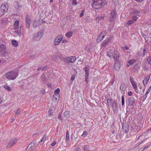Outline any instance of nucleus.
Listing matches in <instances>:
<instances>
[{"label": "nucleus", "mask_w": 151, "mask_h": 151, "mask_svg": "<svg viewBox=\"0 0 151 151\" xmlns=\"http://www.w3.org/2000/svg\"><path fill=\"white\" fill-rule=\"evenodd\" d=\"M104 0H92L91 4L93 7L96 9L101 5L104 6L106 4L104 3Z\"/></svg>", "instance_id": "1"}, {"label": "nucleus", "mask_w": 151, "mask_h": 151, "mask_svg": "<svg viewBox=\"0 0 151 151\" xmlns=\"http://www.w3.org/2000/svg\"><path fill=\"white\" fill-rule=\"evenodd\" d=\"M5 76L7 79L13 80L18 76V73L13 71H11L5 74Z\"/></svg>", "instance_id": "2"}, {"label": "nucleus", "mask_w": 151, "mask_h": 151, "mask_svg": "<svg viewBox=\"0 0 151 151\" xmlns=\"http://www.w3.org/2000/svg\"><path fill=\"white\" fill-rule=\"evenodd\" d=\"M113 56H114V61L115 62L114 67L115 69L116 70H118L120 68L119 64V63L117 62L119 60V54L117 52H116Z\"/></svg>", "instance_id": "3"}, {"label": "nucleus", "mask_w": 151, "mask_h": 151, "mask_svg": "<svg viewBox=\"0 0 151 151\" xmlns=\"http://www.w3.org/2000/svg\"><path fill=\"white\" fill-rule=\"evenodd\" d=\"M76 59V56H71L70 57H66L63 58V61L66 63H74Z\"/></svg>", "instance_id": "4"}, {"label": "nucleus", "mask_w": 151, "mask_h": 151, "mask_svg": "<svg viewBox=\"0 0 151 151\" xmlns=\"http://www.w3.org/2000/svg\"><path fill=\"white\" fill-rule=\"evenodd\" d=\"M143 127L142 124H138V125L135 124V126L132 130L134 132V134H136L139 131L141 128Z\"/></svg>", "instance_id": "5"}, {"label": "nucleus", "mask_w": 151, "mask_h": 151, "mask_svg": "<svg viewBox=\"0 0 151 151\" xmlns=\"http://www.w3.org/2000/svg\"><path fill=\"white\" fill-rule=\"evenodd\" d=\"M43 33L41 32H39L35 34L33 37V39L35 41H38L40 40L43 36Z\"/></svg>", "instance_id": "6"}, {"label": "nucleus", "mask_w": 151, "mask_h": 151, "mask_svg": "<svg viewBox=\"0 0 151 151\" xmlns=\"http://www.w3.org/2000/svg\"><path fill=\"white\" fill-rule=\"evenodd\" d=\"M106 35V32L105 31H102L97 38L96 41L97 42H100L104 38Z\"/></svg>", "instance_id": "7"}, {"label": "nucleus", "mask_w": 151, "mask_h": 151, "mask_svg": "<svg viewBox=\"0 0 151 151\" xmlns=\"http://www.w3.org/2000/svg\"><path fill=\"white\" fill-rule=\"evenodd\" d=\"M63 38V36L62 35H59L55 39L54 44L55 45H58L61 42Z\"/></svg>", "instance_id": "8"}, {"label": "nucleus", "mask_w": 151, "mask_h": 151, "mask_svg": "<svg viewBox=\"0 0 151 151\" xmlns=\"http://www.w3.org/2000/svg\"><path fill=\"white\" fill-rule=\"evenodd\" d=\"M116 13L115 10H113L111 12L110 16V20L111 21H114L116 18Z\"/></svg>", "instance_id": "9"}, {"label": "nucleus", "mask_w": 151, "mask_h": 151, "mask_svg": "<svg viewBox=\"0 0 151 151\" xmlns=\"http://www.w3.org/2000/svg\"><path fill=\"white\" fill-rule=\"evenodd\" d=\"M25 22L26 23V27L28 28L30 26L31 23V19L29 17L27 16L25 18Z\"/></svg>", "instance_id": "10"}, {"label": "nucleus", "mask_w": 151, "mask_h": 151, "mask_svg": "<svg viewBox=\"0 0 151 151\" xmlns=\"http://www.w3.org/2000/svg\"><path fill=\"white\" fill-rule=\"evenodd\" d=\"M140 65L138 63H136L132 68V70L135 73H137L140 68Z\"/></svg>", "instance_id": "11"}, {"label": "nucleus", "mask_w": 151, "mask_h": 151, "mask_svg": "<svg viewBox=\"0 0 151 151\" xmlns=\"http://www.w3.org/2000/svg\"><path fill=\"white\" fill-rule=\"evenodd\" d=\"M53 60L55 61L58 60L59 58L63 60V57L61 54H59L57 55H54L52 56V58Z\"/></svg>", "instance_id": "12"}, {"label": "nucleus", "mask_w": 151, "mask_h": 151, "mask_svg": "<svg viewBox=\"0 0 151 151\" xmlns=\"http://www.w3.org/2000/svg\"><path fill=\"white\" fill-rule=\"evenodd\" d=\"M128 102L129 104V105L132 106L135 103V101L134 98L133 97H129L128 100Z\"/></svg>", "instance_id": "13"}, {"label": "nucleus", "mask_w": 151, "mask_h": 151, "mask_svg": "<svg viewBox=\"0 0 151 151\" xmlns=\"http://www.w3.org/2000/svg\"><path fill=\"white\" fill-rule=\"evenodd\" d=\"M35 144L36 142L35 141H33L27 147V149L28 150V151L30 150L32 148L35 147Z\"/></svg>", "instance_id": "14"}, {"label": "nucleus", "mask_w": 151, "mask_h": 151, "mask_svg": "<svg viewBox=\"0 0 151 151\" xmlns=\"http://www.w3.org/2000/svg\"><path fill=\"white\" fill-rule=\"evenodd\" d=\"M17 142L16 139L14 138L11 140L9 142V145L7 146L8 148H9L11 146L13 145L14 144L16 143Z\"/></svg>", "instance_id": "15"}, {"label": "nucleus", "mask_w": 151, "mask_h": 151, "mask_svg": "<svg viewBox=\"0 0 151 151\" xmlns=\"http://www.w3.org/2000/svg\"><path fill=\"white\" fill-rule=\"evenodd\" d=\"M129 126L127 124H123L122 126V130L124 132H127L129 130Z\"/></svg>", "instance_id": "16"}, {"label": "nucleus", "mask_w": 151, "mask_h": 151, "mask_svg": "<svg viewBox=\"0 0 151 151\" xmlns=\"http://www.w3.org/2000/svg\"><path fill=\"white\" fill-rule=\"evenodd\" d=\"M19 21L18 20H16L13 25V29L16 30L19 29Z\"/></svg>", "instance_id": "17"}, {"label": "nucleus", "mask_w": 151, "mask_h": 151, "mask_svg": "<svg viewBox=\"0 0 151 151\" xmlns=\"http://www.w3.org/2000/svg\"><path fill=\"white\" fill-rule=\"evenodd\" d=\"M0 9L1 12L4 13L7 10L8 8L6 7L5 4H3L1 6Z\"/></svg>", "instance_id": "18"}, {"label": "nucleus", "mask_w": 151, "mask_h": 151, "mask_svg": "<svg viewBox=\"0 0 151 151\" xmlns=\"http://www.w3.org/2000/svg\"><path fill=\"white\" fill-rule=\"evenodd\" d=\"M115 53H116L114 50H110L107 52V55L109 57H111V56H113Z\"/></svg>", "instance_id": "19"}, {"label": "nucleus", "mask_w": 151, "mask_h": 151, "mask_svg": "<svg viewBox=\"0 0 151 151\" xmlns=\"http://www.w3.org/2000/svg\"><path fill=\"white\" fill-rule=\"evenodd\" d=\"M110 41L108 39L105 40H104L101 44V46L102 47L107 46V44L109 43Z\"/></svg>", "instance_id": "20"}, {"label": "nucleus", "mask_w": 151, "mask_h": 151, "mask_svg": "<svg viewBox=\"0 0 151 151\" xmlns=\"http://www.w3.org/2000/svg\"><path fill=\"white\" fill-rule=\"evenodd\" d=\"M0 53L1 54L4 56L7 53L5 48H0Z\"/></svg>", "instance_id": "21"}, {"label": "nucleus", "mask_w": 151, "mask_h": 151, "mask_svg": "<svg viewBox=\"0 0 151 151\" xmlns=\"http://www.w3.org/2000/svg\"><path fill=\"white\" fill-rule=\"evenodd\" d=\"M127 87L126 86V84L125 83H122L121 84L120 87V89L122 91H124L127 89Z\"/></svg>", "instance_id": "22"}, {"label": "nucleus", "mask_w": 151, "mask_h": 151, "mask_svg": "<svg viewBox=\"0 0 151 151\" xmlns=\"http://www.w3.org/2000/svg\"><path fill=\"white\" fill-rule=\"evenodd\" d=\"M84 69L85 72V75H89V73L90 72L89 67H85Z\"/></svg>", "instance_id": "23"}, {"label": "nucleus", "mask_w": 151, "mask_h": 151, "mask_svg": "<svg viewBox=\"0 0 151 151\" xmlns=\"http://www.w3.org/2000/svg\"><path fill=\"white\" fill-rule=\"evenodd\" d=\"M136 62V60H135L132 59L128 61V63L127 64V66L129 67V66L132 65L133 64L135 63Z\"/></svg>", "instance_id": "24"}, {"label": "nucleus", "mask_w": 151, "mask_h": 151, "mask_svg": "<svg viewBox=\"0 0 151 151\" xmlns=\"http://www.w3.org/2000/svg\"><path fill=\"white\" fill-rule=\"evenodd\" d=\"M47 68V66H42L41 65H39L37 69V70L38 71H39L40 70H45Z\"/></svg>", "instance_id": "25"}, {"label": "nucleus", "mask_w": 151, "mask_h": 151, "mask_svg": "<svg viewBox=\"0 0 151 151\" xmlns=\"http://www.w3.org/2000/svg\"><path fill=\"white\" fill-rule=\"evenodd\" d=\"M73 33V32L69 31L65 34V36L68 38H70L72 36Z\"/></svg>", "instance_id": "26"}, {"label": "nucleus", "mask_w": 151, "mask_h": 151, "mask_svg": "<svg viewBox=\"0 0 151 151\" xmlns=\"http://www.w3.org/2000/svg\"><path fill=\"white\" fill-rule=\"evenodd\" d=\"M137 141L140 140V142L144 140V141L145 140V137L144 135L142 134L140 135L138 137H137Z\"/></svg>", "instance_id": "27"}, {"label": "nucleus", "mask_w": 151, "mask_h": 151, "mask_svg": "<svg viewBox=\"0 0 151 151\" xmlns=\"http://www.w3.org/2000/svg\"><path fill=\"white\" fill-rule=\"evenodd\" d=\"M132 13L135 15H137L138 16V14H140V12L137 9H134L133 10Z\"/></svg>", "instance_id": "28"}, {"label": "nucleus", "mask_w": 151, "mask_h": 151, "mask_svg": "<svg viewBox=\"0 0 151 151\" xmlns=\"http://www.w3.org/2000/svg\"><path fill=\"white\" fill-rule=\"evenodd\" d=\"M53 107H50L48 111L49 115L50 116H51L53 114Z\"/></svg>", "instance_id": "29"}, {"label": "nucleus", "mask_w": 151, "mask_h": 151, "mask_svg": "<svg viewBox=\"0 0 151 151\" xmlns=\"http://www.w3.org/2000/svg\"><path fill=\"white\" fill-rule=\"evenodd\" d=\"M150 88H148V90L147 91L143 97V101H144L146 99L147 96V94L149 93L150 91Z\"/></svg>", "instance_id": "30"}, {"label": "nucleus", "mask_w": 151, "mask_h": 151, "mask_svg": "<svg viewBox=\"0 0 151 151\" xmlns=\"http://www.w3.org/2000/svg\"><path fill=\"white\" fill-rule=\"evenodd\" d=\"M107 104L108 105H112V104L114 103H113L112 101V100L111 99H108L107 100Z\"/></svg>", "instance_id": "31"}, {"label": "nucleus", "mask_w": 151, "mask_h": 151, "mask_svg": "<svg viewBox=\"0 0 151 151\" xmlns=\"http://www.w3.org/2000/svg\"><path fill=\"white\" fill-rule=\"evenodd\" d=\"M12 45L15 47H17L18 45V42L17 41L15 40H12Z\"/></svg>", "instance_id": "32"}, {"label": "nucleus", "mask_w": 151, "mask_h": 151, "mask_svg": "<svg viewBox=\"0 0 151 151\" xmlns=\"http://www.w3.org/2000/svg\"><path fill=\"white\" fill-rule=\"evenodd\" d=\"M84 150L85 151H89L90 150V148L88 146L85 145L83 147Z\"/></svg>", "instance_id": "33"}, {"label": "nucleus", "mask_w": 151, "mask_h": 151, "mask_svg": "<svg viewBox=\"0 0 151 151\" xmlns=\"http://www.w3.org/2000/svg\"><path fill=\"white\" fill-rule=\"evenodd\" d=\"M3 87L8 91H11V88L10 87L6 85H4L3 86Z\"/></svg>", "instance_id": "34"}, {"label": "nucleus", "mask_w": 151, "mask_h": 151, "mask_svg": "<svg viewBox=\"0 0 151 151\" xmlns=\"http://www.w3.org/2000/svg\"><path fill=\"white\" fill-rule=\"evenodd\" d=\"M60 92V89L59 88H58L55 91L54 93L55 95L57 96L59 93Z\"/></svg>", "instance_id": "35"}, {"label": "nucleus", "mask_w": 151, "mask_h": 151, "mask_svg": "<svg viewBox=\"0 0 151 151\" xmlns=\"http://www.w3.org/2000/svg\"><path fill=\"white\" fill-rule=\"evenodd\" d=\"M135 134H134V132L132 130V132L129 134L128 136L129 137H131L132 136L135 135Z\"/></svg>", "instance_id": "36"}, {"label": "nucleus", "mask_w": 151, "mask_h": 151, "mask_svg": "<svg viewBox=\"0 0 151 151\" xmlns=\"http://www.w3.org/2000/svg\"><path fill=\"white\" fill-rule=\"evenodd\" d=\"M144 142V140H143L141 142L139 141V142L137 144H136L135 146L134 147H138L139 145H140L142 143H143V142Z\"/></svg>", "instance_id": "37"}, {"label": "nucleus", "mask_w": 151, "mask_h": 151, "mask_svg": "<svg viewBox=\"0 0 151 151\" xmlns=\"http://www.w3.org/2000/svg\"><path fill=\"white\" fill-rule=\"evenodd\" d=\"M37 22L36 21H35L33 23V26L34 27H36L38 26Z\"/></svg>", "instance_id": "38"}, {"label": "nucleus", "mask_w": 151, "mask_h": 151, "mask_svg": "<svg viewBox=\"0 0 151 151\" xmlns=\"http://www.w3.org/2000/svg\"><path fill=\"white\" fill-rule=\"evenodd\" d=\"M41 78L43 81H46L45 75L44 74H43L41 76Z\"/></svg>", "instance_id": "39"}, {"label": "nucleus", "mask_w": 151, "mask_h": 151, "mask_svg": "<svg viewBox=\"0 0 151 151\" xmlns=\"http://www.w3.org/2000/svg\"><path fill=\"white\" fill-rule=\"evenodd\" d=\"M124 104V97L123 96H122V106Z\"/></svg>", "instance_id": "40"}, {"label": "nucleus", "mask_w": 151, "mask_h": 151, "mask_svg": "<svg viewBox=\"0 0 151 151\" xmlns=\"http://www.w3.org/2000/svg\"><path fill=\"white\" fill-rule=\"evenodd\" d=\"M112 105L113 106V109H114V107L116 109H117L118 107L117 105V104L114 101L113 104H112Z\"/></svg>", "instance_id": "41"}, {"label": "nucleus", "mask_w": 151, "mask_h": 151, "mask_svg": "<svg viewBox=\"0 0 151 151\" xmlns=\"http://www.w3.org/2000/svg\"><path fill=\"white\" fill-rule=\"evenodd\" d=\"M89 75H85V81L87 83L88 81V77Z\"/></svg>", "instance_id": "42"}, {"label": "nucleus", "mask_w": 151, "mask_h": 151, "mask_svg": "<svg viewBox=\"0 0 151 151\" xmlns=\"http://www.w3.org/2000/svg\"><path fill=\"white\" fill-rule=\"evenodd\" d=\"M147 62L151 65V55L147 59Z\"/></svg>", "instance_id": "43"}, {"label": "nucleus", "mask_w": 151, "mask_h": 151, "mask_svg": "<svg viewBox=\"0 0 151 151\" xmlns=\"http://www.w3.org/2000/svg\"><path fill=\"white\" fill-rule=\"evenodd\" d=\"M69 136L68 134V131L67 130L66 132V140H68L69 139Z\"/></svg>", "instance_id": "44"}, {"label": "nucleus", "mask_w": 151, "mask_h": 151, "mask_svg": "<svg viewBox=\"0 0 151 151\" xmlns=\"http://www.w3.org/2000/svg\"><path fill=\"white\" fill-rule=\"evenodd\" d=\"M137 17L135 16L134 15L133 16L132 18V20L134 22H135L137 19Z\"/></svg>", "instance_id": "45"}, {"label": "nucleus", "mask_w": 151, "mask_h": 151, "mask_svg": "<svg viewBox=\"0 0 151 151\" xmlns=\"http://www.w3.org/2000/svg\"><path fill=\"white\" fill-rule=\"evenodd\" d=\"M134 22L132 20H131L128 21L127 22V24L128 25H129L133 24Z\"/></svg>", "instance_id": "46"}, {"label": "nucleus", "mask_w": 151, "mask_h": 151, "mask_svg": "<svg viewBox=\"0 0 151 151\" xmlns=\"http://www.w3.org/2000/svg\"><path fill=\"white\" fill-rule=\"evenodd\" d=\"M68 112V111H65L64 113V115L65 116L67 117L69 116Z\"/></svg>", "instance_id": "47"}, {"label": "nucleus", "mask_w": 151, "mask_h": 151, "mask_svg": "<svg viewBox=\"0 0 151 151\" xmlns=\"http://www.w3.org/2000/svg\"><path fill=\"white\" fill-rule=\"evenodd\" d=\"M131 83L133 87V88H136L137 86L136 84H135V82Z\"/></svg>", "instance_id": "48"}, {"label": "nucleus", "mask_w": 151, "mask_h": 151, "mask_svg": "<svg viewBox=\"0 0 151 151\" xmlns=\"http://www.w3.org/2000/svg\"><path fill=\"white\" fill-rule=\"evenodd\" d=\"M92 48H85V49L86 51H87L88 52H91L90 50L92 49Z\"/></svg>", "instance_id": "49"}, {"label": "nucleus", "mask_w": 151, "mask_h": 151, "mask_svg": "<svg viewBox=\"0 0 151 151\" xmlns=\"http://www.w3.org/2000/svg\"><path fill=\"white\" fill-rule=\"evenodd\" d=\"M129 80L130 81L131 83L134 82V78H133V77H132V76H130V77Z\"/></svg>", "instance_id": "50"}, {"label": "nucleus", "mask_w": 151, "mask_h": 151, "mask_svg": "<svg viewBox=\"0 0 151 151\" xmlns=\"http://www.w3.org/2000/svg\"><path fill=\"white\" fill-rule=\"evenodd\" d=\"M20 110L19 109H18L17 110V112L16 113V115H18L19 113H20Z\"/></svg>", "instance_id": "51"}, {"label": "nucleus", "mask_w": 151, "mask_h": 151, "mask_svg": "<svg viewBox=\"0 0 151 151\" xmlns=\"http://www.w3.org/2000/svg\"><path fill=\"white\" fill-rule=\"evenodd\" d=\"M56 142L55 141H54L52 143L50 144V145L52 146H54L56 144Z\"/></svg>", "instance_id": "52"}, {"label": "nucleus", "mask_w": 151, "mask_h": 151, "mask_svg": "<svg viewBox=\"0 0 151 151\" xmlns=\"http://www.w3.org/2000/svg\"><path fill=\"white\" fill-rule=\"evenodd\" d=\"M133 88L134 89V90H135V92H136L137 93H141L140 92L138 91V89H137V86L136 87V88Z\"/></svg>", "instance_id": "53"}, {"label": "nucleus", "mask_w": 151, "mask_h": 151, "mask_svg": "<svg viewBox=\"0 0 151 151\" xmlns=\"http://www.w3.org/2000/svg\"><path fill=\"white\" fill-rule=\"evenodd\" d=\"M61 114H62V113H61L60 112L59 113V114L58 115V119H59L60 120H62V119H61Z\"/></svg>", "instance_id": "54"}, {"label": "nucleus", "mask_w": 151, "mask_h": 151, "mask_svg": "<svg viewBox=\"0 0 151 151\" xmlns=\"http://www.w3.org/2000/svg\"><path fill=\"white\" fill-rule=\"evenodd\" d=\"M72 1H73V2L72 3V5L76 6L77 4V2L76 1H74V0H72Z\"/></svg>", "instance_id": "55"}, {"label": "nucleus", "mask_w": 151, "mask_h": 151, "mask_svg": "<svg viewBox=\"0 0 151 151\" xmlns=\"http://www.w3.org/2000/svg\"><path fill=\"white\" fill-rule=\"evenodd\" d=\"M44 141H43V140H42V138L41 139L40 141L39 142V143L40 145H42L44 143Z\"/></svg>", "instance_id": "56"}, {"label": "nucleus", "mask_w": 151, "mask_h": 151, "mask_svg": "<svg viewBox=\"0 0 151 151\" xmlns=\"http://www.w3.org/2000/svg\"><path fill=\"white\" fill-rule=\"evenodd\" d=\"M84 12V10L82 11L81 13L80 14V17H82L83 15Z\"/></svg>", "instance_id": "57"}, {"label": "nucleus", "mask_w": 151, "mask_h": 151, "mask_svg": "<svg viewBox=\"0 0 151 151\" xmlns=\"http://www.w3.org/2000/svg\"><path fill=\"white\" fill-rule=\"evenodd\" d=\"M146 52V50L144 49L143 50V53H142V55H143V56H144V55H145V53Z\"/></svg>", "instance_id": "58"}, {"label": "nucleus", "mask_w": 151, "mask_h": 151, "mask_svg": "<svg viewBox=\"0 0 151 151\" xmlns=\"http://www.w3.org/2000/svg\"><path fill=\"white\" fill-rule=\"evenodd\" d=\"M148 83V80L146 79V80H144L143 81V83L144 85H145V84H147Z\"/></svg>", "instance_id": "59"}, {"label": "nucleus", "mask_w": 151, "mask_h": 151, "mask_svg": "<svg viewBox=\"0 0 151 151\" xmlns=\"http://www.w3.org/2000/svg\"><path fill=\"white\" fill-rule=\"evenodd\" d=\"M87 132L86 131H85L83 132V134L82 135V136H83V135H87Z\"/></svg>", "instance_id": "60"}, {"label": "nucleus", "mask_w": 151, "mask_h": 151, "mask_svg": "<svg viewBox=\"0 0 151 151\" xmlns=\"http://www.w3.org/2000/svg\"><path fill=\"white\" fill-rule=\"evenodd\" d=\"M75 78V77L74 76H72L70 80L71 81H73Z\"/></svg>", "instance_id": "61"}, {"label": "nucleus", "mask_w": 151, "mask_h": 151, "mask_svg": "<svg viewBox=\"0 0 151 151\" xmlns=\"http://www.w3.org/2000/svg\"><path fill=\"white\" fill-rule=\"evenodd\" d=\"M144 150V148L143 147H142L139 148L138 151H143Z\"/></svg>", "instance_id": "62"}, {"label": "nucleus", "mask_w": 151, "mask_h": 151, "mask_svg": "<svg viewBox=\"0 0 151 151\" xmlns=\"http://www.w3.org/2000/svg\"><path fill=\"white\" fill-rule=\"evenodd\" d=\"M128 94L129 96H130L132 94V91L129 92H128Z\"/></svg>", "instance_id": "63"}, {"label": "nucleus", "mask_w": 151, "mask_h": 151, "mask_svg": "<svg viewBox=\"0 0 151 151\" xmlns=\"http://www.w3.org/2000/svg\"><path fill=\"white\" fill-rule=\"evenodd\" d=\"M3 101V99L2 98H0V104L2 103Z\"/></svg>", "instance_id": "64"}]
</instances>
